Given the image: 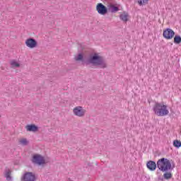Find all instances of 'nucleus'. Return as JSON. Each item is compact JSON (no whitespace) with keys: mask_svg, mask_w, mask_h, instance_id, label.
I'll return each instance as SVG.
<instances>
[{"mask_svg":"<svg viewBox=\"0 0 181 181\" xmlns=\"http://www.w3.org/2000/svg\"><path fill=\"white\" fill-rule=\"evenodd\" d=\"M76 62H82V64H86L88 66L92 64V66H98L100 69H107V62L104 60L103 57L98 55V53H95L89 57V59H84L83 54H78L75 57Z\"/></svg>","mask_w":181,"mask_h":181,"instance_id":"1","label":"nucleus"},{"mask_svg":"<svg viewBox=\"0 0 181 181\" xmlns=\"http://www.w3.org/2000/svg\"><path fill=\"white\" fill-rule=\"evenodd\" d=\"M147 168L151 171L153 172L156 170V166L161 172H168V170L172 171L175 169V165L172 166V163L168 158H160L155 163V161L149 160L146 163Z\"/></svg>","mask_w":181,"mask_h":181,"instance_id":"2","label":"nucleus"},{"mask_svg":"<svg viewBox=\"0 0 181 181\" xmlns=\"http://www.w3.org/2000/svg\"><path fill=\"white\" fill-rule=\"evenodd\" d=\"M153 112L157 117H166L169 115V110H168V106L163 103L156 102L153 107Z\"/></svg>","mask_w":181,"mask_h":181,"instance_id":"3","label":"nucleus"},{"mask_svg":"<svg viewBox=\"0 0 181 181\" xmlns=\"http://www.w3.org/2000/svg\"><path fill=\"white\" fill-rule=\"evenodd\" d=\"M32 162L34 163V165H38L39 166L45 165V163H46L45 158L40 154L34 155L33 156Z\"/></svg>","mask_w":181,"mask_h":181,"instance_id":"4","label":"nucleus"},{"mask_svg":"<svg viewBox=\"0 0 181 181\" xmlns=\"http://www.w3.org/2000/svg\"><path fill=\"white\" fill-rule=\"evenodd\" d=\"M21 181H36V174L32 172H25L21 177Z\"/></svg>","mask_w":181,"mask_h":181,"instance_id":"5","label":"nucleus"},{"mask_svg":"<svg viewBox=\"0 0 181 181\" xmlns=\"http://www.w3.org/2000/svg\"><path fill=\"white\" fill-rule=\"evenodd\" d=\"M87 111L81 106H76L73 109V113L76 117H83Z\"/></svg>","mask_w":181,"mask_h":181,"instance_id":"6","label":"nucleus"},{"mask_svg":"<svg viewBox=\"0 0 181 181\" xmlns=\"http://www.w3.org/2000/svg\"><path fill=\"white\" fill-rule=\"evenodd\" d=\"M96 11L99 15H107L108 13V8L103 4L102 3H99L96 6Z\"/></svg>","mask_w":181,"mask_h":181,"instance_id":"7","label":"nucleus"},{"mask_svg":"<svg viewBox=\"0 0 181 181\" xmlns=\"http://www.w3.org/2000/svg\"><path fill=\"white\" fill-rule=\"evenodd\" d=\"M25 45L30 49H35L37 46V41L34 38H28L25 40Z\"/></svg>","mask_w":181,"mask_h":181,"instance_id":"8","label":"nucleus"},{"mask_svg":"<svg viewBox=\"0 0 181 181\" xmlns=\"http://www.w3.org/2000/svg\"><path fill=\"white\" fill-rule=\"evenodd\" d=\"M163 36L165 39L170 40L175 36V31L170 28H167L163 31Z\"/></svg>","mask_w":181,"mask_h":181,"instance_id":"9","label":"nucleus"},{"mask_svg":"<svg viewBox=\"0 0 181 181\" xmlns=\"http://www.w3.org/2000/svg\"><path fill=\"white\" fill-rule=\"evenodd\" d=\"M25 129L28 132H37L39 131V127L35 124H28L25 126Z\"/></svg>","mask_w":181,"mask_h":181,"instance_id":"10","label":"nucleus"},{"mask_svg":"<svg viewBox=\"0 0 181 181\" xmlns=\"http://www.w3.org/2000/svg\"><path fill=\"white\" fill-rule=\"evenodd\" d=\"M108 11H110L112 13H115V12H118V11H119V8L112 4H110L108 6Z\"/></svg>","mask_w":181,"mask_h":181,"instance_id":"11","label":"nucleus"},{"mask_svg":"<svg viewBox=\"0 0 181 181\" xmlns=\"http://www.w3.org/2000/svg\"><path fill=\"white\" fill-rule=\"evenodd\" d=\"M4 176L8 181L12 180V177L11 176V170L6 168L4 173Z\"/></svg>","mask_w":181,"mask_h":181,"instance_id":"12","label":"nucleus"},{"mask_svg":"<svg viewBox=\"0 0 181 181\" xmlns=\"http://www.w3.org/2000/svg\"><path fill=\"white\" fill-rule=\"evenodd\" d=\"M119 18L121 21H123V22H127L128 21V13H123L119 16Z\"/></svg>","mask_w":181,"mask_h":181,"instance_id":"13","label":"nucleus"},{"mask_svg":"<svg viewBox=\"0 0 181 181\" xmlns=\"http://www.w3.org/2000/svg\"><path fill=\"white\" fill-rule=\"evenodd\" d=\"M163 179H165V180H169L170 179H172V173H165L163 174Z\"/></svg>","mask_w":181,"mask_h":181,"instance_id":"14","label":"nucleus"},{"mask_svg":"<svg viewBox=\"0 0 181 181\" xmlns=\"http://www.w3.org/2000/svg\"><path fill=\"white\" fill-rule=\"evenodd\" d=\"M174 43H175V45H180V43H181V37H180V35H175V36Z\"/></svg>","mask_w":181,"mask_h":181,"instance_id":"15","label":"nucleus"},{"mask_svg":"<svg viewBox=\"0 0 181 181\" xmlns=\"http://www.w3.org/2000/svg\"><path fill=\"white\" fill-rule=\"evenodd\" d=\"M173 146H175V148H180L181 147V142H180V141L175 140L173 141Z\"/></svg>","mask_w":181,"mask_h":181,"instance_id":"16","label":"nucleus"},{"mask_svg":"<svg viewBox=\"0 0 181 181\" xmlns=\"http://www.w3.org/2000/svg\"><path fill=\"white\" fill-rule=\"evenodd\" d=\"M19 143L21 145H23V146H26V145H28V140L26 139H21Z\"/></svg>","mask_w":181,"mask_h":181,"instance_id":"17","label":"nucleus"},{"mask_svg":"<svg viewBox=\"0 0 181 181\" xmlns=\"http://www.w3.org/2000/svg\"><path fill=\"white\" fill-rule=\"evenodd\" d=\"M11 66L12 67H19L21 65L16 61H12L11 62Z\"/></svg>","mask_w":181,"mask_h":181,"instance_id":"18","label":"nucleus"},{"mask_svg":"<svg viewBox=\"0 0 181 181\" xmlns=\"http://www.w3.org/2000/svg\"><path fill=\"white\" fill-rule=\"evenodd\" d=\"M149 0H138V4L139 5H140V6H142V5H144V4H148V1Z\"/></svg>","mask_w":181,"mask_h":181,"instance_id":"19","label":"nucleus"}]
</instances>
